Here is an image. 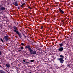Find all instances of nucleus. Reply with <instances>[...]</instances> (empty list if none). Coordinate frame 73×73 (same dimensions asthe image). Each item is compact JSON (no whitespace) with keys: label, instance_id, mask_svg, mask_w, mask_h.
I'll list each match as a JSON object with an SVG mask.
<instances>
[{"label":"nucleus","instance_id":"f257e3e1","mask_svg":"<svg viewBox=\"0 0 73 73\" xmlns=\"http://www.w3.org/2000/svg\"><path fill=\"white\" fill-rule=\"evenodd\" d=\"M29 51V53L30 54H33L35 55L37 54L36 51L35 50H33L32 49V48H30Z\"/></svg>","mask_w":73,"mask_h":73},{"label":"nucleus","instance_id":"5701e85b","mask_svg":"<svg viewBox=\"0 0 73 73\" xmlns=\"http://www.w3.org/2000/svg\"><path fill=\"white\" fill-rule=\"evenodd\" d=\"M23 5H21V8L23 7Z\"/></svg>","mask_w":73,"mask_h":73},{"label":"nucleus","instance_id":"7c9ffc66","mask_svg":"<svg viewBox=\"0 0 73 73\" xmlns=\"http://www.w3.org/2000/svg\"><path fill=\"white\" fill-rule=\"evenodd\" d=\"M0 59H1V58H0Z\"/></svg>","mask_w":73,"mask_h":73},{"label":"nucleus","instance_id":"9b49d317","mask_svg":"<svg viewBox=\"0 0 73 73\" xmlns=\"http://www.w3.org/2000/svg\"><path fill=\"white\" fill-rule=\"evenodd\" d=\"M25 48H29V50L30 49H31V48H30V46L29 45H27V46H26L25 47Z\"/></svg>","mask_w":73,"mask_h":73},{"label":"nucleus","instance_id":"2eb2a0df","mask_svg":"<svg viewBox=\"0 0 73 73\" xmlns=\"http://www.w3.org/2000/svg\"><path fill=\"white\" fill-rule=\"evenodd\" d=\"M20 48L21 49V50L24 49V47H23V46H21V47H20Z\"/></svg>","mask_w":73,"mask_h":73},{"label":"nucleus","instance_id":"f8f14e48","mask_svg":"<svg viewBox=\"0 0 73 73\" xmlns=\"http://www.w3.org/2000/svg\"><path fill=\"white\" fill-rule=\"evenodd\" d=\"M60 57H61L60 58H61L62 59H64V56L62 55H60Z\"/></svg>","mask_w":73,"mask_h":73},{"label":"nucleus","instance_id":"39448f33","mask_svg":"<svg viewBox=\"0 0 73 73\" xmlns=\"http://www.w3.org/2000/svg\"><path fill=\"white\" fill-rule=\"evenodd\" d=\"M13 28L14 29V31L15 32H16V33L17 32H19V31H18V29H17V27H16V26H14L13 27Z\"/></svg>","mask_w":73,"mask_h":73},{"label":"nucleus","instance_id":"423d86ee","mask_svg":"<svg viewBox=\"0 0 73 73\" xmlns=\"http://www.w3.org/2000/svg\"><path fill=\"white\" fill-rule=\"evenodd\" d=\"M9 36L8 35H6L4 36V39L6 40V41H8Z\"/></svg>","mask_w":73,"mask_h":73},{"label":"nucleus","instance_id":"20e7f679","mask_svg":"<svg viewBox=\"0 0 73 73\" xmlns=\"http://www.w3.org/2000/svg\"><path fill=\"white\" fill-rule=\"evenodd\" d=\"M16 33L18 34L19 37L20 38H21V37H22V35H21V34L19 32L17 31Z\"/></svg>","mask_w":73,"mask_h":73},{"label":"nucleus","instance_id":"dca6fc26","mask_svg":"<svg viewBox=\"0 0 73 73\" xmlns=\"http://www.w3.org/2000/svg\"><path fill=\"white\" fill-rule=\"evenodd\" d=\"M0 40H1V41L2 42H4V40H3V39L2 38H0Z\"/></svg>","mask_w":73,"mask_h":73},{"label":"nucleus","instance_id":"6e6552de","mask_svg":"<svg viewBox=\"0 0 73 73\" xmlns=\"http://www.w3.org/2000/svg\"><path fill=\"white\" fill-rule=\"evenodd\" d=\"M65 44V41H63L62 43H60L59 44L60 46L61 47V46H62L63 45H64Z\"/></svg>","mask_w":73,"mask_h":73},{"label":"nucleus","instance_id":"4468645a","mask_svg":"<svg viewBox=\"0 0 73 73\" xmlns=\"http://www.w3.org/2000/svg\"><path fill=\"white\" fill-rule=\"evenodd\" d=\"M6 66L7 67V68H10V66H9V65L8 64H6Z\"/></svg>","mask_w":73,"mask_h":73},{"label":"nucleus","instance_id":"412c9836","mask_svg":"<svg viewBox=\"0 0 73 73\" xmlns=\"http://www.w3.org/2000/svg\"><path fill=\"white\" fill-rule=\"evenodd\" d=\"M41 29H43V26H41Z\"/></svg>","mask_w":73,"mask_h":73},{"label":"nucleus","instance_id":"f3484780","mask_svg":"<svg viewBox=\"0 0 73 73\" xmlns=\"http://www.w3.org/2000/svg\"><path fill=\"white\" fill-rule=\"evenodd\" d=\"M21 44L23 46H24V44L23 43H21Z\"/></svg>","mask_w":73,"mask_h":73},{"label":"nucleus","instance_id":"a878e982","mask_svg":"<svg viewBox=\"0 0 73 73\" xmlns=\"http://www.w3.org/2000/svg\"><path fill=\"white\" fill-rule=\"evenodd\" d=\"M0 68H2V66L0 64Z\"/></svg>","mask_w":73,"mask_h":73},{"label":"nucleus","instance_id":"cd10ccee","mask_svg":"<svg viewBox=\"0 0 73 73\" xmlns=\"http://www.w3.org/2000/svg\"><path fill=\"white\" fill-rule=\"evenodd\" d=\"M24 37H25V38H26V36H25Z\"/></svg>","mask_w":73,"mask_h":73},{"label":"nucleus","instance_id":"aec40b11","mask_svg":"<svg viewBox=\"0 0 73 73\" xmlns=\"http://www.w3.org/2000/svg\"><path fill=\"white\" fill-rule=\"evenodd\" d=\"M1 54H2V53H1V51H0V56H1Z\"/></svg>","mask_w":73,"mask_h":73},{"label":"nucleus","instance_id":"7ed1b4c3","mask_svg":"<svg viewBox=\"0 0 73 73\" xmlns=\"http://www.w3.org/2000/svg\"><path fill=\"white\" fill-rule=\"evenodd\" d=\"M57 60H60V62L62 64L64 63V59H61V58H58L57 59Z\"/></svg>","mask_w":73,"mask_h":73},{"label":"nucleus","instance_id":"1a4fd4ad","mask_svg":"<svg viewBox=\"0 0 73 73\" xmlns=\"http://www.w3.org/2000/svg\"><path fill=\"white\" fill-rule=\"evenodd\" d=\"M13 5H15V6H18V3L17 1H15L13 3Z\"/></svg>","mask_w":73,"mask_h":73},{"label":"nucleus","instance_id":"c756f323","mask_svg":"<svg viewBox=\"0 0 73 73\" xmlns=\"http://www.w3.org/2000/svg\"><path fill=\"white\" fill-rule=\"evenodd\" d=\"M19 51H21V50H19Z\"/></svg>","mask_w":73,"mask_h":73},{"label":"nucleus","instance_id":"b1692460","mask_svg":"<svg viewBox=\"0 0 73 73\" xmlns=\"http://www.w3.org/2000/svg\"><path fill=\"white\" fill-rule=\"evenodd\" d=\"M22 5H23V6H24V5H25V3H23L22 4Z\"/></svg>","mask_w":73,"mask_h":73},{"label":"nucleus","instance_id":"c85d7f7f","mask_svg":"<svg viewBox=\"0 0 73 73\" xmlns=\"http://www.w3.org/2000/svg\"><path fill=\"white\" fill-rule=\"evenodd\" d=\"M29 8L30 9H31V8L30 7H29Z\"/></svg>","mask_w":73,"mask_h":73},{"label":"nucleus","instance_id":"393cba45","mask_svg":"<svg viewBox=\"0 0 73 73\" xmlns=\"http://www.w3.org/2000/svg\"><path fill=\"white\" fill-rule=\"evenodd\" d=\"M62 23H64V21L63 20H62Z\"/></svg>","mask_w":73,"mask_h":73},{"label":"nucleus","instance_id":"0eeeda50","mask_svg":"<svg viewBox=\"0 0 73 73\" xmlns=\"http://www.w3.org/2000/svg\"><path fill=\"white\" fill-rule=\"evenodd\" d=\"M63 50H64V48L62 47H59L58 49V50L59 52H62Z\"/></svg>","mask_w":73,"mask_h":73},{"label":"nucleus","instance_id":"ddd939ff","mask_svg":"<svg viewBox=\"0 0 73 73\" xmlns=\"http://www.w3.org/2000/svg\"><path fill=\"white\" fill-rule=\"evenodd\" d=\"M0 71L1 73H6V72H5V71H4V70H0Z\"/></svg>","mask_w":73,"mask_h":73},{"label":"nucleus","instance_id":"f03ea898","mask_svg":"<svg viewBox=\"0 0 73 73\" xmlns=\"http://www.w3.org/2000/svg\"><path fill=\"white\" fill-rule=\"evenodd\" d=\"M5 8L3 7L2 5H0V11H5Z\"/></svg>","mask_w":73,"mask_h":73},{"label":"nucleus","instance_id":"9d476101","mask_svg":"<svg viewBox=\"0 0 73 73\" xmlns=\"http://www.w3.org/2000/svg\"><path fill=\"white\" fill-rule=\"evenodd\" d=\"M59 9L60 13H62V14H64V11L62 10L61 8H60Z\"/></svg>","mask_w":73,"mask_h":73},{"label":"nucleus","instance_id":"4be33fe9","mask_svg":"<svg viewBox=\"0 0 73 73\" xmlns=\"http://www.w3.org/2000/svg\"><path fill=\"white\" fill-rule=\"evenodd\" d=\"M23 62H25V60L24 59L23 60Z\"/></svg>","mask_w":73,"mask_h":73},{"label":"nucleus","instance_id":"bb28decb","mask_svg":"<svg viewBox=\"0 0 73 73\" xmlns=\"http://www.w3.org/2000/svg\"><path fill=\"white\" fill-rule=\"evenodd\" d=\"M18 9H20V7H18Z\"/></svg>","mask_w":73,"mask_h":73},{"label":"nucleus","instance_id":"a211bd4d","mask_svg":"<svg viewBox=\"0 0 73 73\" xmlns=\"http://www.w3.org/2000/svg\"><path fill=\"white\" fill-rule=\"evenodd\" d=\"M70 64H69L68 65V67L69 68H70L71 67H70Z\"/></svg>","mask_w":73,"mask_h":73},{"label":"nucleus","instance_id":"6ab92c4d","mask_svg":"<svg viewBox=\"0 0 73 73\" xmlns=\"http://www.w3.org/2000/svg\"><path fill=\"white\" fill-rule=\"evenodd\" d=\"M31 62H34V60H31Z\"/></svg>","mask_w":73,"mask_h":73}]
</instances>
